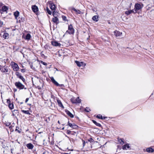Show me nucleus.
Listing matches in <instances>:
<instances>
[{"label":"nucleus","instance_id":"nucleus-40","mask_svg":"<svg viewBox=\"0 0 154 154\" xmlns=\"http://www.w3.org/2000/svg\"><path fill=\"white\" fill-rule=\"evenodd\" d=\"M3 24V23L2 21L0 20V27H1L2 26Z\"/></svg>","mask_w":154,"mask_h":154},{"label":"nucleus","instance_id":"nucleus-10","mask_svg":"<svg viewBox=\"0 0 154 154\" xmlns=\"http://www.w3.org/2000/svg\"><path fill=\"white\" fill-rule=\"evenodd\" d=\"M8 9V8L7 7L4 5L2 7V9L0 10V12L1 13H2V12H5Z\"/></svg>","mask_w":154,"mask_h":154},{"label":"nucleus","instance_id":"nucleus-61","mask_svg":"<svg viewBox=\"0 0 154 154\" xmlns=\"http://www.w3.org/2000/svg\"><path fill=\"white\" fill-rule=\"evenodd\" d=\"M130 5H131V3H130Z\"/></svg>","mask_w":154,"mask_h":154},{"label":"nucleus","instance_id":"nucleus-29","mask_svg":"<svg viewBox=\"0 0 154 154\" xmlns=\"http://www.w3.org/2000/svg\"><path fill=\"white\" fill-rule=\"evenodd\" d=\"M118 141L121 144H123L124 143V142L121 138H118Z\"/></svg>","mask_w":154,"mask_h":154},{"label":"nucleus","instance_id":"nucleus-28","mask_svg":"<svg viewBox=\"0 0 154 154\" xmlns=\"http://www.w3.org/2000/svg\"><path fill=\"white\" fill-rule=\"evenodd\" d=\"M21 112L24 114L30 115V113L29 112V110H22Z\"/></svg>","mask_w":154,"mask_h":154},{"label":"nucleus","instance_id":"nucleus-26","mask_svg":"<svg viewBox=\"0 0 154 154\" xmlns=\"http://www.w3.org/2000/svg\"><path fill=\"white\" fill-rule=\"evenodd\" d=\"M72 9L75 11L77 14H81L82 12L79 10H76L75 8H72Z\"/></svg>","mask_w":154,"mask_h":154},{"label":"nucleus","instance_id":"nucleus-1","mask_svg":"<svg viewBox=\"0 0 154 154\" xmlns=\"http://www.w3.org/2000/svg\"><path fill=\"white\" fill-rule=\"evenodd\" d=\"M143 5L141 4L137 3L135 5V8L133 9L134 10V13H137L138 11L141 9L143 7Z\"/></svg>","mask_w":154,"mask_h":154},{"label":"nucleus","instance_id":"nucleus-17","mask_svg":"<svg viewBox=\"0 0 154 154\" xmlns=\"http://www.w3.org/2000/svg\"><path fill=\"white\" fill-rule=\"evenodd\" d=\"M26 146L29 149H32L34 147L33 145L31 143H29L27 144Z\"/></svg>","mask_w":154,"mask_h":154},{"label":"nucleus","instance_id":"nucleus-14","mask_svg":"<svg viewBox=\"0 0 154 154\" xmlns=\"http://www.w3.org/2000/svg\"><path fill=\"white\" fill-rule=\"evenodd\" d=\"M134 13V10H129L126 11L125 13L127 15H129L131 14L132 13Z\"/></svg>","mask_w":154,"mask_h":154},{"label":"nucleus","instance_id":"nucleus-52","mask_svg":"<svg viewBox=\"0 0 154 154\" xmlns=\"http://www.w3.org/2000/svg\"><path fill=\"white\" fill-rule=\"evenodd\" d=\"M17 110H14V112H15V113H17Z\"/></svg>","mask_w":154,"mask_h":154},{"label":"nucleus","instance_id":"nucleus-57","mask_svg":"<svg viewBox=\"0 0 154 154\" xmlns=\"http://www.w3.org/2000/svg\"><path fill=\"white\" fill-rule=\"evenodd\" d=\"M23 103V102H21V103H20V104H22Z\"/></svg>","mask_w":154,"mask_h":154},{"label":"nucleus","instance_id":"nucleus-58","mask_svg":"<svg viewBox=\"0 0 154 154\" xmlns=\"http://www.w3.org/2000/svg\"><path fill=\"white\" fill-rule=\"evenodd\" d=\"M69 123H70L69 122V121L68 122V125H69Z\"/></svg>","mask_w":154,"mask_h":154},{"label":"nucleus","instance_id":"nucleus-30","mask_svg":"<svg viewBox=\"0 0 154 154\" xmlns=\"http://www.w3.org/2000/svg\"><path fill=\"white\" fill-rule=\"evenodd\" d=\"M19 22L20 23L21 22H23L25 21V18L24 17H21L20 18V17L19 18Z\"/></svg>","mask_w":154,"mask_h":154},{"label":"nucleus","instance_id":"nucleus-18","mask_svg":"<svg viewBox=\"0 0 154 154\" xmlns=\"http://www.w3.org/2000/svg\"><path fill=\"white\" fill-rule=\"evenodd\" d=\"M66 113L70 117L72 118L74 117L73 115L70 112V111L67 110L65 111Z\"/></svg>","mask_w":154,"mask_h":154},{"label":"nucleus","instance_id":"nucleus-41","mask_svg":"<svg viewBox=\"0 0 154 154\" xmlns=\"http://www.w3.org/2000/svg\"><path fill=\"white\" fill-rule=\"evenodd\" d=\"M71 131H70L69 130H67L66 133L68 134H70Z\"/></svg>","mask_w":154,"mask_h":154},{"label":"nucleus","instance_id":"nucleus-5","mask_svg":"<svg viewBox=\"0 0 154 154\" xmlns=\"http://www.w3.org/2000/svg\"><path fill=\"white\" fill-rule=\"evenodd\" d=\"M12 67L14 71H18L19 69V67L17 64L14 62H12Z\"/></svg>","mask_w":154,"mask_h":154},{"label":"nucleus","instance_id":"nucleus-35","mask_svg":"<svg viewBox=\"0 0 154 154\" xmlns=\"http://www.w3.org/2000/svg\"><path fill=\"white\" fill-rule=\"evenodd\" d=\"M46 11L48 14L50 15H51V11L49 9L48 7L47 8Z\"/></svg>","mask_w":154,"mask_h":154},{"label":"nucleus","instance_id":"nucleus-16","mask_svg":"<svg viewBox=\"0 0 154 154\" xmlns=\"http://www.w3.org/2000/svg\"><path fill=\"white\" fill-rule=\"evenodd\" d=\"M14 17L17 20V21H18L17 20V17L19 16V12L18 11H16L15 12H14Z\"/></svg>","mask_w":154,"mask_h":154},{"label":"nucleus","instance_id":"nucleus-55","mask_svg":"<svg viewBox=\"0 0 154 154\" xmlns=\"http://www.w3.org/2000/svg\"><path fill=\"white\" fill-rule=\"evenodd\" d=\"M58 124H60V122L59 121H58Z\"/></svg>","mask_w":154,"mask_h":154},{"label":"nucleus","instance_id":"nucleus-20","mask_svg":"<svg viewBox=\"0 0 154 154\" xmlns=\"http://www.w3.org/2000/svg\"><path fill=\"white\" fill-rule=\"evenodd\" d=\"M69 126L73 128H76L78 127V126L75 124L69 123Z\"/></svg>","mask_w":154,"mask_h":154},{"label":"nucleus","instance_id":"nucleus-33","mask_svg":"<svg viewBox=\"0 0 154 154\" xmlns=\"http://www.w3.org/2000/svg\"><path fill=\"white\" fill-rule=\"evenodd\" d=\"M8 106L9 108L11 109H12L14 108V105L12 103H9Z\"/></svg>","mask_w":154,"mask_h":154},{"label":"nucleus","instance_id":"nucleus-6","mask_svg":"<svg viewBox=\"0 0 154 154\" xmlns=\"http://www.w3.org/2000/svg\"><path fill=\"white\" fill-rule=\"evenodd\" d=\"M75 63H76L78 66L79 67L81 66H85L86 65V64L84 63L83 62H79L77 60H76L75 61Z\"/></svg>","mask_w":154,"mask_h":154},{"label":"nucleus","instance_id":"nucleus-11","mask_svg":"<svg viewBox=\"0 0 154 154\" xmlns=\"http://www.w3.org/2000/svg\"><path fill=\"white\" fill-rule=\"evenodd\" d=\"M50 79L52 82H53L55 85L57 86L59 85V84L57 81H56L53 77H51L50 78Z\"/></svg>","mask_w":154,"mask_h":154},{"label":"nucleus","instance_id":"nucleus-51","mask_svg":"<svg viewBox=\"0 0 154 154\" xmlns=\"http://www.w3.org/2000/svg\"><path fill=\"white\" fill-rule=\"evenodd\" d=\"M30 67L31 69H33L32 68V67H33V65H32V64L31 65H30Z\"/></svg>","mask_w":154,"mask_h":154},{"label":"nucleus","instance_id":"nucleus-7","mask_svg":"<svg viewBox=\"0 0 154 154\" xmlns=\"http://www.w3.org/2000/svg\"><path fill=\"white\" fill-rule=\"evenodd\" d=\"M32 9L34 13L38 12V9L37 6L35 5H32Z\"/></svg>","mask_w":154,"mask_h":154},{"label":"nucleus","instance_id":"nucleus-60","mask_svg":"<svg viewBox=\"0 0 154 154\" xmlns=\"http://www.w3.org/2000/svg\"><path fill=\"white\" fill-rule=\"evenodd\" d=\"M64 127H63L62 128V130H64Z\"/></svg>","mask_w":154,"mask_h":154},{"label":"nucleus","instance_id":"nucleus-45","mask_svg":"<svg viewBox=\"0 0 154 154\" xmlns=\"http://www.w3.org/2000/svg\"><path fill=\"white\" fill-rule=\"evenodd\" d=\"M3 5H4L2 3H0V8L2 7V6H3Z\"/></svg>","mask_w":154,"mask_h":154},{"label":"nucleus","instance_id":"nucleus-49","mask_svg":"<svg viewBox=\"0 0 154 154\" xmlns=\"http://www.w3.org/2000/svg\"><path fill=\"white\" fill-rule=\"evenodd\" d=\"M7 103H8L9 104L10 103V100H7Z\"/></svg>","mask_w":154,"mask_h":154},{"label":"nucleus","instance_id":"nucleus-36","mask_svg":"<svg viewBox=\"0 0 154 154\" xmlns=\"http://www.w3.org/2000/svg\"><path fill=\"white\" fill-rule=\"evenodd\" d=\"M19 78L20 79H21L22 80V81L24 82H25V79L23 77V76H22V75H21V76H20V77H19Z\"/></svg>","mask_w":154,"mask_h":154},{"label":"nucleus","instance_id":"nucleus-63","mask_svg":"<svg viewBox=\"0 0 154 154\" xmlns=\"http://www.w3.org/2000/svg\"><path fill=\"white\" fill-rule=\"evenodd\" d=\"M45 121H47V119Z\"/></svg>","mask_w":154,"mask_h":154},{"label":"nucleus","instance_id":"nucleus-24","mask_svg":"<svg viewBox=\"0 0 154 154\" xmlns=\"http://www.w3.org/2000/svg\"><path fill=\"white\" fill-rule=\"evenodd\" d=\"M96 117L99 119H105L107 118L106 117H103L100 114L97 115V116Z\"/></svg>","mask_w":154,"mask_h":154},{"label":"nucleus","instance_id":"nucleus-13","mask_svg":"<svg viewBox=\"0 0 154 154\" xmlns=\"http://www.w3.org/2000/svg\"><path fill=\"white\" fill-rule=\"evenodd\" d=\"M114 35L116 37L119 36H121L122 33L120 32L119 31L116 30L114 31Z\"/></svg>","mask_w":154,"mask_h":154},{"label":"nucleus","instance_id":"nucleus-38","mask_svg":"<svg viewBox=\"0 0 154 154\" xmlns=\"http://www.w3.org/2000/svg\"><path fill=\"white\" fill-rule=\"evenodd\" d=\"M85 111L87 112H88L89 111H91V110L90 109H89V108L88 107H86V108L85 109Z\"/></svg>","mask_w":154,"mask_h":154},{"label":"nucleus","instance_id":"nucleus-43","mask_svg":"<svg viewBox=\"0 0 154 154\" xmlns=\"http://www.w3.org/2000/svg\"><path fill=\"white\" fill-rule=\"evenodd\" d=\"M17 127H16V129H15V131H18V132L19 133H20V132L19 130L17 129Z\"/></svg>","mask_w":154,"mask_h":154},{"label":"nucleus","instance_id":"nucleus-31","mask_svg":"<svg viewBox=\"0 0 154 154\" xmlns=\"http://www.w3.org/2000/svg\"><path fill=\"white\" fill-rule=\"evenodd\" d=\"M31 37V35L29 34L28 33L26 35V39L27 40H29L30 39Z\"/></svg>","mask_w":154,"mask_h":154},{"label":"nucleus","instance_id":"nucleus-27","mask_svg":"<svg viewBox=\"0 0 154 154\" xmlns=\"http://www.w3.org/2000/svg\"><path fill=\"white\" fill-rule=\"evenodd\" d=\"M92 122L94 124H95L96 125H97V126L100 127L101 126L100 123L97 122L95 120H93Z\"/></svg>","mask_w":154,"mask_h":154},{"label":"nucleus","instance_id":"nucleus-39","mask_svg":"<svg viewBox=\"0 0 154 154\" xmlns=\"http://www.w3.org/2000/svg\"><path fill=\"white\" fill-rule=\"evenodd\" d=\"M62 19L63 20L65 21H68V20H67L66 17L65 16H62Z\"/></svg>","mask_w":154,"mask_h":154},{"label":"nucleus","instance_id":"nucleus-53","mask_svg":"<svg viewBox=\"0 0 154 154\" xmlns=\"http://www.w3.org/2000/svg\"><path fill=\"white\" fill-rule=\"evenodd\" d=\"M41 56H42V57H43V56H45V55H44V54H42V53L41 54Z\"/></svg>","mask_w":154,"mask_h":154},{"label":"nucleus","instance_id":"nucleus-54","mask_svg":"<svg viewBox=\"0 0 154 154\" xmlns=\"http://www.w3.org/2000/svg\"><path fill=\"white\" fill-rule=\"evenodd\" d=\"M40 63L42 64V62H43V61H40Z\"/></svg>","mask_w":154,"mask_h":154},{"label":"nucleus","instance_id":"nucleus-50","mask_svg":"<svg viewBox=\"0 0 154 154\" xmlns=\"http://www.w3.org/2000/svg\"><path fill=\"white\" fill-rule=\"evenodd\" d=\"M71 153V152H69V153H63V154H70Z\"/></svg>","mask_w":154,"mask_h":154},{"label":"nucleus","instance_id":"nucleus-21","mask_svg":"<svg viewBox=\"0 0 154 154\" xmlns=\"http://www.w3.org/2000/svg\"><path fill=\"white\" fill-rule=\"evenodd\" d=\"M130 148V146L129 144H127L124 145L122 146V149L123 150L127 149H129Z\"/></svg>","mask_w":154,"mask_h":154},{"label":"nucleus","instance_id":"nucleus-42","mask_svg":"<svg viewBox=\"0 0 154 154\" xmlns=\"http://www.w3.org/2000/svg\"><path fill=\"white\" fill-rule=\"evenodd\" d=\"M82 141L83 142V146L84 147L85 146V142L83 140H82Z\"/></svg>","mask_w":154,"mask_h":154},{"label":"nucleus","instance_id":"nucleus-59","mask_svg":"<svg viewBox=\"0 0 154 154\" xmlns=\"http://www.w3.org/2000/svg\"><path fill=\"white\" fill-rule=\"evenodd\" d=\"M73 149L70 150V151H73Z\"/></svg>","mask_w":154,"mask_h":154},{"label":"nucleus","instance_id":"nucleus-62","mask_svg":"<svg viewBox=\"0 0 154 154\" xmlns=\"http://www.w3.org/2000/svg\"><path fill=\"white\" fill-rule=\"evenodd\" d=\"M28 105H31V104H28Z\"/></svg>","mask_w":154,"mask_h":154},{"label":"nucleus","instance_id":"nucleus-22","mask_svg":"<svg viewBox=\"0 0 154 154\" xmlns=\"http://www.w3.org/2000/svg\"><path fill=\"white\" fill-rule=\"evenodd\" d=\"M50 8L52 10H54L56 7L55 5L53 3H51L50 5Z\"/></svg>","mask_w":154,"mask_h":154},{"label":"nucleus","instance_id":"nucleus-44","mask_svg":"<svg viewBox=\"0 0 154 154\" xmlns=\"http://www.w3.org/2000/svg\"><path fill=\"white\" fill-rule=\"evenodd\" d=\"M25 71V69H22L21 70V72H24Z\"/></svg>","mask_w":154,"mask_h":154},{"label":"nucleus","instance_id":"nucleus-12","mask_svg":"<svg viewBox=\"0 0 154 154\" xmlns=\"http://www.w3.org/2000/svg\"><path fill=\"white\" fill-rule=\"evenodd\" d=\"M52 21L53 22L56 23L57 24L59 23V19L57 17H54L52 19Z\"/></svg>","mask_w":154,"mask_h":154},{"label":"nucleus","instance_id":"nucleus-25","mask_svg":"<svg viewBox=\"0 0 154 154\" xmlns=\"http://www.w3.org/2000/svg\"><path fill=\"white\" fill-rule=\"evenodd\" d=\"M146 151L147 152H153L154 150L153 149H152L151 148L149 147L148 148H147L146 149Z\"/></svg>","mask_w":154,"mask_h":154},{"label":"nucleus","instance_id":"nucleus-19","mask_svg":"<svg viewBox=\"0 0 154 154\" xmlns=\"http://www.w3.org/2000/svg\"><path fill=\"white\" fill-rule=\"evenodd\" d=\"M57 101L58 103V105L60 107L63 108H64L62 104V103H61V101L60 100L57 99Z\"/></svg>","mask_w":154,"mask_h":154},{"label":"nucleus","instance_id":"nucleus-47","mask_svg":"<svg viewBox=\"0 0 154 154\" xmlns=\"http://www.w3.org/2000/svg\"><path fill=\"white\" fill-rule=\"evenodd\" d=\"M29 98H27L26 99V100H25V103H26L27 102V101H28V100H29Z\"/></svg>","mask_w":154,"mask_h":154},{"label":"nucleus","instance_id":"nucleus-23","mask_svg":"<svg viewBox=\"0 0 154 154\" xmlns=\"http://www.w3.org/2000/svg\"><path fill=\"white\" fill-rule=\"evenodd\" d=\"M59 13L54 11L53 12L52 14L54 17H57L58 16Z\"/></svg>","mask_w":154,"mask_h":154},{"label":"nucleus","instance_id":"nucleus-4","mask_svg":"<svg viewBox=\"0 0 154 154\" xmlns=\"http://www.w3.org/2000/svg\"><path fill=\"white\" fill-rule=\"evenodd\" d=\"M0 70L2 72L7 73L8 71V67L5 66H2L0 65Z\"/></svg>","mask_w":154,"mask_h":154},{"label":"nucleus","instance_id":"nucleus-9","mask_svg":"<svg viewBox=\"0 0 154 154\" xmlns=\"http://www.w3.org/2000/svg\"><path fill=\"white\" fill-rule=\"evenodd\" d=\"M71 101L72 103H80L81 102V100L80 99H79V97H78L77 98H76L75 100H72L71 99Z\"/></svg>","mask_w":154,"mask_h":154},{"label":"nucleus","instance_id":"nucleus-15","mask_svg":"<svg viewBox=\"0 0 154 154\" xmlns=\"http://www.w3.org/2000/svg\"><path fill=\"white\" fill-rule=\"evenodd\" d=\"M92 19L93 21L97 22L99 20V16L98 15L94 16L92 17Z\"/></svg>","mask_w":154,"mask_h":154},{"label":"nucleus","instance_id":"nucleus-34","mask_svg":"<svg viewBox=\"0 0 154 154\" xmlns=\"http://www.w3.org/2000/svg\"><path fill=\"white\" fill-rule=\"evenodd\" d=\"M15 74L17 76V77H18V78L20 77V76H21V73H20L19 72L17 71L16 72Z\"/></svg>","mask_w":154,"mask_h":154},{"label":"nucleus","instance_id":"nucleus-37","mask_svg":"<svg viewBox=\"0 0 154 154\" xmlns=\"http://www.w3.org/2000/svg\"><path fill=\"white\" fill-rule=\"evenodd\" d=\"M88 141L91 143H93L94 142V140L92 138H90L88 140Z\"/></svg>","mask_w":154,"mask_h":154},{"label":"nucleus","instance_id":"nucleus-48","mask_svg":"<svg viewBox=\"0 0 154 154\" xmlns=\"http://www.w3.org/2000/svg\"><path fill=\"white\" fill-rule=\"evenodd\" d=\"M42 64L45 66H46L47 65V63L44 62H42Z\"/></svg>","mask_w":154,"mask_h":154},{"label":"nucleus","instance_id":"nucleus-8","mask_svg":"<svg viewBox=\"0 0 154 154\" xmlns=\"http://www.w3.org/2000/svg\"><path fill=\"white\" fill-rule=\"evenodd\" d=\"M51 45L54 46H60L61 45L58 42L55 41H52L51 42Z\"/></svg>","mask_w":154,"mask_h":154},{"label":"nucleus","instance_id":"nucleus-46","mask_svg":"<svg viewBox=\"0 0 154 154\" xmlns=\"http://www.w3.org/2000/svg\"><path fill=\"white\" fill-rule=\"evenodd\" d=\"M59 85H58V86H60V87H63L64 86L63 84H59Z\"/></svg>","mask_w":154,"mask_h":154},{"label":"nucleus","instance_id":"nucleus-3","mask_svg":"<svg viewBox=\"0 0 154 154\" xmlns=\"http://www.w3.org/2000/svg\"><path fill=\"white\" fill-rule=\"evenodd\" d=\"M66 32H68L70 34H73L74 33V29L72 24L69 26L68 30L66 31Z\"/></svg>","mask_w":154,"mask_h":154},{"label":"nucleus","instance_id":"nucleus-2","mask_svg":"<svg viewBox=\"0 0 154 154\" xmlns=\"http://www.w3.org/2000/svg\"><path fill=\"white\" fill-rule=\"evenodd\" d=\"M15 86L18 89L20 90L25 89H26V88L24 87V86L20 82H17L15 83Z\"/></svg>","mask_w":154,"mask_h":154},{"label":"nucleus","instance_id":"nucleus-32","mask_svg":"<svg viewBox=\"0 0 154 154\" xmlns=\"http://www.w3.org/2000/svg\"><path fill=\"white\" fill-rule=\"evenodd\" d=\"M8 34L7 33H5L3 35V37L6 39L8 36Z\"/></svg>","mask_w":154,"mask_h":154},{"label":"nucleus","instance_id":"nucleus-56","mask_svg":"<svg viewBox=\"0 0 154 154\" xmlns=\"http://www.w3.org/2000/svg\"><path fill=\"white\" fill-rule=\"evenodd\" d=\"M17 91V89H14V92L16 91Z\"/></svg>","mask_w":154,"mask_h":154}]
</instances>
